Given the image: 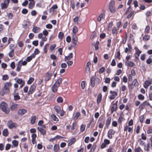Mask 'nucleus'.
Segmentation results:
<instances>
[{
  "mask_svg": "<svg viewBox=\"0 0 152 152\" xmlns=\"http://www.w3.org/2000/svg\"><path fill=\"white\" fill-rule=\"evenodd\" d=\"M51 118L55 121H58V118L56 117V116L54 114H52L51 115Z\"/></svg>",
  "mask_w": 152,
  "mask_h": 152,
  "instance_id": "30",
  "label": "nucleus"
},
{
  "mask_svg": "<svg viewBox=\"0 0 152 152\" xmlns=\"http://www.w3.org/2000/svg\"><path fill=\"white\" fill-rule=\"evenodd\" d=\"M51 76L52 75L51 74L47 72L46 74V75L45 79V81H48L50 79Z\"/></svg>",
  "mask_w": 152,
  "mask_h": 152,
  "instance_id": "31",
  "label": "nucleus"
},
{
  "mask_svg": "<svg viewBox=\"0 0 152 152\" xmlns=\"http://www.w3.org/2000/svg\"><path fill=\"white\" fill-rule=\"evenodd\" d=\"M27 112V110L25 109H20L19 110L18 112V114L20 115H22L25 114Z\"/></svg>",
  "mask_w": 152,
  "mask_h": 152,
  "instance_id": "14",
  "label": "nucleus"
},
{
  "mask_svg": "<svg viewBox=\"0 0 152 152\" xmlns=\"http://www.w3.org/2000/svg\"><path fill=\"white\" fill-rule=\"evenodd\" d=\"M134 152H143V150L139 147L135 148L134 149Z\"/></svg>",
  "mask_w": 152,
  "mask_h": 152,
  "instance_id": "42",
  "label": "nucleus"
},
{
  "mask_svg": "<svg viewBox=\"0 0 152 152\" xmlns=\"http://www.w3.org/2000/svg\"><path fill=\"white\" fill-rule=\"evenodd\" d=\"M56 101L58 103H62L63 101V99L61 96H59L57 98Z\"/></svg>",
  "mask_w": 152,
  "mask_h": 152,
  "instance_id": "38",
  "label": "nucleus"
},
{
  "mask_svg": "<svg viewBox=\"0 0 152 152\" xmlns=\"http://www.w3.org/2000/svg\"><path fill=\"white\" fill-rule=\"evenodd\" d=\"M95 78L94 77H92L91 79V86L92 87H94L95 86Z\"/></svg>",
  "mask_w": 152,
  "mask_h": 152,
  "instance_id": "17",
  "label": "nucleus"
},
{
  "mask_svg": "<svg viewBox=\"0 0 152 152\" xmlns=\"http://www.w3.org/2000/svg\"><path fill=\"white\" fill-rule=\"evenodd\" d=\"M74 21L76 24H78L80 22L79 19V17H76L74 19Z\"/></svg>",
  "mask_w": 152,
  "mask_h": 152,
  "instance_id": "35",
  "label": "nucleus"
},
{
  "mask_svg": "<svg viewBox=\"0 0 152 152\" xmlns=\"http://www.w3.org/2000/svg\"><path fill=\"white\" fill-rule=\"evenodd\" d=\"M117 102H116L115 103L113 104V106L111 109V113H113L114 112L116 111L117 107Z\"/></svg>",
  "mask_w": 152,
  "mask_h": 152,
  "instance_id": "12",
  "label": "nucleus"
},
{
  "mask_svg": "<svg viewBox=\"0 0 152 152\" xmlns=\"http://www.w3.org/2000/svg\"><path fill=\"white\" fill-rule=\"evenodd\" d=\"M64 35V34L62 32H60L59 33L58 35L59 38L61 39H62Z\"/></svg>",
  "mask_w": 152,
  "mask_h": 152,
  "instance_id": "52",
  "label": "nucleus"
},
{
  "mask_svg": "<svg viewBox=\"0 0 152 152\" xmlns=\"http://www.w3.org/2000/svg\"><path fill=\"white\" fill-rule=\"evenodd\" d=\"M138 98L140 100H143L144 99V96L142 94H139L138 96Z\"/></svg>",
  "mask_w": 152,
  "mask_h": 152,
  "instance_id": "60",
  "label": "nucleus"
},
{
  "mask_svg": "<svg viewBox=\"0 0 152 152\" xmlns=\"http://www.w3.org/2000/svg\"><path fill=\"white\" fill-rule=\"evenodd\" d=\"M133 85L134 86H136L138 85V83L136 79H134L132 82V83Z\"/></svg>",
  "mask_w": 152,
  "mask_h": 152,
  "instance_id": "47",
  "label": "nucleus"
},
{
  "mask_svg": "<svg viewBox=\"0 0 152 152\" xmlns=\"http://www.w3.org/2000/svg\"><path fill=\"white\" fill-rule=\"evenodd\" d=\"M77 31L78 29L75 26H74L72 30V32L73 33V34H75L77 32Z\"/></svg>",
  "mask_w": 152,
  "mask_h": 152,
  "instance_id": "45",
  "label": "nucleus"
},
{
  "mask_svg": "<svg viewBox=\"0 0 152 152\" xmlns=\"http://www.w3.org/2000/svg\"><path fill=\"white\" fill-rule=\"evenodd\" d=\"M105 17V14L104 13L100 14L97 18V20L98 21H100L101 20L104 19Z\"/></svg>",
  "mask_w": 152,
  "mask_h": 152,
  "instance_id": "19",
  "label": "nucleus"
},
{
  "mask_svg": "<svg viewBox=\"0 0 152 152\" xmlns=\"http://www.w3.org/2000/svg\"><path fill=\"white\" fill-rule=\"evenodd\" d=\"M7 126L10 129H12L13 128L16 127L18 125L16 123H14L12 120H10L8 121Z\"/></svg>",
  "mask_w": 152,
  "mask_h": 152,
  "instance_id": "5",
  "label": "nucleus"
},
{
  "mask_svg": "<svg viewBox=\"0 0 152 152\" xmlns=\"http://www.w3.org/2000/svg\"><path fill=\"white\" fill-rule=\"evenodd\" d=\"M150 36L149 35H145L143 37V40L145 41L146 42L150 39Z\"/></svg>",
  "mask_w": 152,
  "mask_h": 152,
  "instance_id": "32",
  "label": "nucleus"
},
{
  "mask_svg": "<svg viewBox=\"0 0 152 152\" xmlns=\"http://www.w3.org/2000/svg\"><path fill=\"white\" fill-rule=\"evenodd\" d=\"M104 143L107 145H108L110 143V141L109 140L107 139H104Z\"/></svg>",
  "mask_w": 152,
  "mask_h": 152,
  "instance_id": "64",
  "label": "nucleus"
},
{
  "mask_svg": "<svg viewBox=\"0 0 152 152\" xmlns=\"http://www.w3.org/2000/svg\"><path fill=\"white\" fill-rule=\"evenodd\" d=\"M77 41V37L75 34L72 35L71 47L75 48Z\"/></svg>",
  "mask_w": 152,
  "mask_h": 152,
  "instance_id": "4",
  "label": "nucleus"
},
{
  "mask_svg": "<svg viewBox=\"0 0 152 152\" xmlns=\"http://www.w3.org/2000/svg\"><path fill=\"white\" fill-rule=\"evenodd\" d=\"M134 49L136 50L135 53L136 55L139 56L140 54L141 53V51H140L137 47H135Z\"/></svg>",
  "mask_w": 152,
  "mask_h": 152,
  "instance_id": "41",
  "label": "nucleus"
},
{
  "mask_svg": "<svg viewBox=\"0 0 152 152\" xmlns=\"http://www.w3.org/2000/svg\"><path fill=\"white\" fill-rule=\"evenodd\" d=\"M36 87V85L33 84L31 85L29 89L28 95H29L32 94L35 90Z\"/></svg>",
  "mask_w": 152,
  "mask_h": 152,
  "instance_id": "10",
  "label": "nucleus"
},
{
  "mask_svg": "<svg viewBox=\"0 0 152 152\" xmlns=\"http://www.w3.org/2000/svg\"><path fill=\"white\" fill-rule=\"evenodd\" d=\"M37 117L35 115L33 116L31 118V124H34L35 121Z\"/></svg>",
  "mask_w": 152,
  "mask_h": 152,
  "instance_id": "28",
  "label": "nucleus"
},
{
  "mask_svg": "<svg viewBox=\"0 0 152 152\" xmlns=\"http://www.w3.org/2000/svg\"><path fill=\"white\" fill-rule=\"evenodd\" d=\"M99 44V42L97 41L96 42V43L94 45V46L96 50H97L98 49V45Z\"/></svg>",
  "mask_w": 152,
  "mask_h": 152,
  "instance_id": "61",
  "label": "nucleus"
},
{
  "mask_svg": "<svg viewBox=\"0 0 152 152\" xmlns=\"http://www.w3.org/2000/svg\"><path fill=\"white\" fill-rule=\"evenodd\" d=\"M125 63L126 65L131 67H133L134 65L132 62L129 61H126Z\"/></svg>",
  "mask_w": 152,
  "mask_h": 152,
  "instance_id": "18",
  "label": "nucleus"
},
{
  "mask_svg": "<svg viewBox=\"0 0 152 152\" xmlns=\"http://www.w3.org/2000/svg\"><path fill=\"white\" fill-rule=\"evenodd\" d=\"M12 83L10 82H6L4 85L3 89V93H1L2 95L5 94H8L10 92V88L12 86Z\"/></svg>",
  "mask_w": 152,
  "mask_h": 152,
  "instance_id": "2",
  "label": "nucleus"
},
{
  "mask_svg": "<svg viewBox=\"0 0 152 152\" xmlns=\"http://www.w3.org/2000/svg\"><path fill=\"white\" fill-rule=\"evenodd\" d=\"M59 146L58 145H55L54 147V150L55 152L57 151L59 149Z\"/></svg>",
  "mask_w": 152,
  "mask_h": 152,
  "instance_id": "49",
  "label": "nucleus"
},
{
  "mask_svg": "<svg viewBox=\"0 0 152 152\" xmlns=\"http://www.w3.org/2000/svg\"><path fill=\"white\" fill-rule=\"evenodd\" d=\"M151 148V146L148 143L147 145H144V149L145 150L147 151H149L150 150V148Z\"/></svg>",
  "mask_w": 152,
  "mask_h": 152,
  "instance_id": "33",
  "label": "nucleus"
},
{
  "mask_svg": "<svg viewBox=\"0 0 152 152\" xmlns=\"http://www.w3.org/2000/svg\"><path fill=\"white\" fill-rule=\"evenodd\" d=\"M86 126L84 125H82L81 126L80 128V131L81 132H83L85 129Z\"/></svg>",
  "mask_w": 152,
  "mask_h": 152,
  "instance_id": "58",
  "label": "nucleus"
},
{
  "mask_svg": "<svg viewBox=\"0 0 152 152\" xmlns=\"http://www.w3.org/2000/svg\"><path fill=\"white\" fill-rule=\"evenodd\" d=\"M35 4V1L30 2L28 4V8L30 9H32L34 7Z\"/></svg>",
  "mask_w": 152,
  "mask_h": 152,
  "instance_id": "26",
  "label": "nucleus"
},
{
  "mask_svg": "<svg viewBox=\"0 0 152 152\" xmlns=\"http://www.w3.org/2000/svg\"><path fill=\"white\" fill-rule=\"evenodd\" d=\"M62 79L61 78H60L54 84L55 85L59 87L60 84L61 83Z\"/></svg>",
  "mask_w": 152,
  "mask_h": 152,
  "instance_id": "20",
  "label": "nucleus"
},
{
  "mask_svg": "<svg viewBox=\"0 0 152 152\" xmlns=\"http://www.w3.org/2000/svg\"><path fill=\"white\" fill-rule=\"evenodd\" d=\"M58 6L56 4H54L53 5L50 9V12L53 13L54 12V10L57 9Z\"/></svg>",
  "mask_w": 152,
  "mask_h": 152,
  "instance_id": "21",
  "label": "nucleus"
},
{
  "mask_svg": "<svg viewBox=\"0 0 152 152\" xmlns=\"http://www.w3.org/2000/svg\"><path fill=\"white\" fill-rule=\"evenodd\" d=\"M54 108L57 114L59 113L61 110V107L59 106H56L54 107Z\"/></svg>",
  "mask_w": 152,
  "mask_h": 152,
  "instance_id": "24",
  "label": "nucleus"
},
{
  "mask_svg": "<svg viewBox=\"0 0 152 152\" xmlns=\"http://www.w3.org/2000/svg\"><path fill=\"white\" fill-rule=\"evenodd\" d=\"M118 30V28H117L116 27H113L112 30V33L113 34H116L117 31Z\"/></svg>",
  "mask_w": 152,
  "mask_h": 152,
  "instance_id": "43",
  "label": "nucleus"
},
{
  "mask_svg": "<svg viewBox=\"0 0 152 152\" xmlns=\"http://www.w3.org/2000/svg\"><path fill=\"white\" fill-rule=\"evenodd\" d=\"M110 78L106 77L104 78V82L106 83H110Z\"/></svg>",
  "mask_w": 152,
  "mask_h": 152,
  "instance_id": "56",
  "label": "nucleus"
},
{
  "mask_svg": "<svg viewBox=\"0 0 152 152\" xmlns=\"http://www.w3.org/2000/svg\"><path fill=\"white\" fill-rule=\"evenodd\" d=\"M37 129L43 135H44L46 134V131L45 130L40 127H38Z\"/></svg>",
  "mask_w": 152,
  "mask_h": 152,
  "instance_id": "23",
  "label": "nucleus"
},
{
  "mask_svg": "<svg viewBox=\"0 0 152 152\" xmlns=\"http://www.w3.org/2000/svg\"><path fill=\"white\" fill-rule=\"evenodd\" d=\"M18 106V104H15L14 103H12L10 107V110L11 111H13L17 109Z\"/></svg>",
  "mask_w": 152,
  "mask_h": 152,
  "instance_id": "9",
  "label": "nucleus"
},
{
  "mask_svg": "<svg viewBox=\"0 0 152 152\" xmlns=\"http://www.w3.org/2000/svg\"><path fill=\"white\" fill-rule=\"evenodd\" d=\"M58 87L54 84L52 87V90L53 92H56L57 91Z\"/></svg>",
  "mask_w": 152,
  "mask_h": 152,
  "instance_id": "29",
  "label": "nucleus"
},
{
  "mask_svg": "<svg viewBox=\"0 0 152 152\" xmlns=\"http://www.w3.org/2000/svg\"><path fill=\"white\" fill-rule=\"evenodd\" d=\"M41 30L40 28L35 26H33L32 31L34 33H36L39 32Z\"/></svg>",
  "mask_w": 152,
  "mask_h": 152,
  "instance_id": "13",
  "label": "nucleus"
},
{
  "mask_svg": "<svg viewBox=\"0 0 152 152\" xmlns=\"http://www.w3.org/2000/svg\"><path fill=\"white\" fill-rule=\"evenodd\" d=\"M72 53H70L68 55V56L65 57V61H66L67 60H69L71 58H72Z\"/></svg>",
  "mask_w": 152,
  "mask_h": 152,
  "instance_id": "25",
  "label": "nucleus"
},
{
  "mask_svg": "<svg viewBox=\"0 0 152 152\" xmlns=\"http://www.w3.org/2000/svg\"><path fill=\"white\" fill-rule=\"evenodd\" d=\"M9 79V77L7 75H4L2 76V80H6Z\"/></svg>",
  "mask_w": 152,
  "mask_h": 152,
  "instance_id": "59",
  "label": "nucleus"
},
{
  "mask_svg": "<svg viewBox=\"0 0 152 152\" xmlns=\"http://www.w3.org/2000/svg\"><path fill=\"white\" fill-rule=\"evenodd\" d=\"M151 84V82L150 81L146 80L145 81V83L144 84V87L145 88H147L148 86Z\"/></svg>",
  "mask_w": 152,
  "mask_h": 152,
  "instance_id": "15",
  "label": "nucleus"
},
{
  "mask_svg": "<svg viewBox=\"0 0 152 152\" xmlns=\"http://www.w3.org/2000/svg\"><path fill=\"white\" fill-rule=\"evenodd\" d=\"M21 66H22V64H21V61H20L18 63V66L16 69V70L18 71H20V68H21Z\"/></svg>",
  "mask_w": 152,
  "mask_h": 152,
  "instance_id": "37",
  "label": "nucleus"
},
{
  "mask_svg": "<svg viewBox=\"0 0 152 152\" xmlns=\"http://www.w3.org/2000/svg\"><path fill=\"white\" fill-rule=\"evenodd\" d=\"M115 133V131L113 129H110L107 132V137L109 139H111L112 138V135Z\"/></svg>",
  "mask_w": 152,
  "mask_h": 152,
  "instance_id": "8",
  "label": "nucleus"
},
{
  "mask_svg": "<svg viewBox=\"0 0 152 152\" xmlns=\"http://www.w3.org/2000/svg\"><path fill=\"white\" fill-rule=\"evenodd\" d=\"M9 134V132L7 129H4L2 132V134L3 136L6 137L8 136Z\"/></svg>",
  "mask_w": 152,
  "mask_h": 152,
  "instance_id": "27",
  "label": "nucleus"
},
{
  "mask_svg": "<svg viewBox=\"0 0 152 152\" xmlns=\"http://www.w3.org/2000/svg\"><path fill=\"white\" fill-rule=\"evenodd\" d=\"M152 61V55H151L149 56L147 60L146 61V63L148 64H150Z\"/></svg>",
  "mask_w": 152,
  "mask_h": 152,
  "instance_id": "39",
  "label": "nucleus"
},
{
  "mask_svg": "<svg viewBox=\"0 0 152 152\" xmlns=\"http://www.w3.org/2000/svg\"><path fill=\"white\" fill-rule=\"evenodd\" d=\"M150 31V27L149 26H147L145 28L144 32L146 34L148 33Z\"/></svg>",
  "mask_w": 152,
  "mask_h": 152,
  "instance_id": "51",
  "label": "nucleus"
},
{
  "mask_svg": "<svg viewBox=\"0 0 152 152\" xmlns=\"http://www.w3.org/2000/svg\"><path fill=\"white\" fill-rule=\"evenodd\" d=\"M11 147V145L10 144H7L6 145L5 149L6 150H9Z\"/></svg>",
  "mask_w": 152,
  "mask_h": 152,
  "instance_id": "62",
  "label": "nucleus"
},
{
  "mask_svg": "<svg viewBox=\"0 0 152 152\" xmlns=\"http://www.w3.org/2000/svg\"><path fill=\"white\" fill-rule=\"evenodd\" d=\"M80 114L79 112H77L76 113L75 116L74 117V119L75 120L76 119L80 116Z\"/></svg>",
  "mask_w": 152,
  "mask_h": 152,
  "instance_id": "54",
  "label": "nucleus"
},
{
  "mask_svg": "<svg viewBox=\"0 0 152 152\" xmlns=\"http://www.w3.org/2000/svg\"><path fill=\"white\" fill-rule=\"evenodd\" d=\"M0 109L6 114H8L10 112V108L6 102L3 101L0 104Z\"/></svg>",
  "mask_w": 152,
  "mask_h": 152,
  "instance_id": "1",
  "label": "nucleus"
},
{
  "mask_svg": "<svg viewBox=\"0 0 152 152\" xmlns=\"http://www.w3.org/2000/svg\"><path fill=\"white\" fill-rule=\"evenodd\" d=\"M146 102V101H145L143 103L141 104L139 107V109L141 110H143L145 107V102Z\"/></svg>",
  "mask_w": 152,
  "mask_h": 152,
  "instance_id": "40",
  "label": "nucleus"
},
{
  "mask_svg": "<svg viewBox=\"0 0 152 152\" xmlns=\"http://www.w3.org/2000/svg\"><path fill=\"white\" fill-rule=\"evenodd\" d=\"M123 117L121 115L118 118V122L119 124H121L123 121Z\"/></svg>",
  "mask_w": 152,
  "mask_h": 152,
  "instance_id": "57",
  "label": "nucleus"
},
{
  "mask_svg": "<svg viewBox=\"0 0 152 152\" xmlns=\"http://www.w3.org/2000/svg\"><path fill=\"white\" fill-rule=\"evenodd\" d=\"M34 79L33 78L31 77H30L29 80L27 81V83L28 84H31L34 81Z\"/></svg>",
  "mask_w": 152,
  "mask_h": 152,
  "instance_id": "48",
  "label": "nucleus"
},
{
  "mask_svg": "<svg viewBox=\"0 0 152 152\" xmlns=\"http://www.w3.org/2000/svg\"><path fill=\"white\" fill-rule=\"evenodd\" d=\"M102 95L101 93L99 94H98L97 100V103L98 104H99L102 100Z\"/></svg>",
  "mask_w": 152,
  "mask_h": 152,
  "instance_id": "22",
  "label": "nucleus"
},
{
  "mask_svg": "<svg viewBox=\"0 0 152 152\" xmlns=\"http://www.w3.org/2000/svg\"><path fill=\"white\" fill-rule=\"evenodd\" d=\"M14 49H13L9 53V56L10 57H12L13 56L14 53Z\"/></svg>",
  "mask_w": 152,
  "mask_h": 152,
  "instance_id": "50",
  "label": "nucleus"
},
{
  "mask_svg": "<svg viewBox=\"0 0 152 152\" xmlns=\"http://www.w3.org/2000/svg\"><path fill=\"white\" fill-rule=\"evenodd\" d=\"M110 95L109 96V98L110 100L115 99L118 95L117 93L116 92L112 91H110Z\"/></svg>",
  "mask_w": 152,
  "mask_h": 152,
  "instance_id": "6",
  "label": "nucleus"
},
{
  "mask_svg": "<svg viewBox=\"0 0 152 152\" xmlns=\"http://www.w3.org/2000/svg\"><path fill=\"white\" fill-rule=\"evenodd\" d=\"M16 82L19 84H21L23 83L25 84V82L24 80H23L22 79L18 78L16 80Z\"/></svg>",
  "mask_w": 152,
  "mask_h": 152,
  "instance_id": "34",
  "label": "nucleus"
},
{
  "mask_svg": "<svg viewBox=\"0 0 152 152\" xmlns=\"http://www.w3.org/2000/svg\"><path fill=\"white\" fill-rule=\"evenodd\" d=\"M115 4V1L114 0H111L109 4V9L110 12L112 13H115L116 11Z\"/></svg>",
  "mask_w": 152,
  "mask_h": 152,
  "instance_id": "3",
  "label": "nucleus"
},
{
  "mask_svg": "<svg viewBox=\"0 0 152 152\" xmlns=\"http://www.w3.org/2000/svg\"><path fill=\"white\" fill-rule=\"evenodd\" d=\"M145 58V55L144 54H142L140 56V59L142 61H144Z\"/></svg>",
  "mask_w": 152,
  "mask_h": 152,
  "instance_id": "63",
  "label": "nucleus"
},
{
  "mask_svg": "<svg viewBox=\"0 0 152 152\" xmlns=\"http://www.w3.org/2000/svg\"><path fill=\"white\" fill-rule=\"evenodd\" d=\"M12 143L16 147L18 145V142L16 140H14L12 141Z\"/></svg>",
  "mask_w": 152,
  "mask_h": 152,
  "instance_id": "53",
  "label": "nucleus"
},
{
  "mask_svg": "<svg viewBox=\"0 0 152 152\" xmlns=\"http://www.w3.org/2000/svg\"><path fill=\"white\" fill-rule=\"evenodd\" d=\"M105 70V68L104 67H102L99 69V74H102L103 73Z\"/></svg>",
  "mask_w": 152,
  "mask_h": 152,
  "instance_id": "55",
  "label": "nucleus"
},
{
  "mask_svg": "<svg viewBox=\"0 0 152 152\" xmlns=\"http://www.w3.org/2000/svg\"><path fill=\"white\" fill-rule=\"evenodd\" d=\"M128 47L126 48H125V52L126 53H127L128 52H130L132 50V47L131 45L129 44H127Z\"/></svg>",
  "mask_w": 152,
  "mask_h": 152,
  "instance_id": "16",
  "label": "nucleus"
},
{
  "mask_svg": "<svg viewBox=\"0 0 152 152\" xmlns=\"http://www.w3.org/2000/svg\"><path fill=\"white\" fill-rule=\"evenodd\" d=\"M111 120V117H109L107 118V119L106 121V125L107 127H108L110 124Z\"/></svg>",
  "mask_w": 152,
  "mask_h": 152,
  "instance_id": "36",
  "label": "nucleus"
},
{
  "mask_svg": "<svg viewBox=\"0 0 152 152\" xmlns=\"http://www.w3.org/2000/svg\"><path fill=\"white\" fill-rule=\"evenodd\" d=\"M49 44L48 43H46L45 45L44 46V53H47V48L49 47Z\"/></svg>",
  "mask_w": 152,
  "mask_h": 152,
  "instance_id": "44",
  "label": "nucleus"
},
{
  "mask_svg": "<svg viewBox=\"0 0 152 152\" xmlns=\"http://www.w3.org/2000/svg\"><path fill=\"white\" fill-rule=\"evenodd\" d=\"M17 90V89H15L14 91V92L13 93L14 99L15 101L18 100L20 99V96L18 95V93L16 92V91Z\"/></svg>",
  "mask_w": 152,
  "mask_h": 152,
  "instance_id": "11",
  "label": "nucleus"
},
{
  "mask_svg": "<svg viewBox=\"0 0 152 152\" xmlns=\"http://www.w3.org/2000/svg\"><path fill=\"white\" fill-rule=\"evenodd\" d=\"M9 2L10 0H5L4 2L1 4V9H3L7 8L9 3Z\"/></svg>",
  "mask_w": 152,
  "mask_h": 152,
  "instance_id": "7",
  "label": "nucleus"
},
{
  "mask_svg": "<svg viewBox=\"0 0 152 152\" xmlns=\"http://www.w3.org/2000/svg\"><path fill=\"white\" fill-rule=\"evenodd\" d=\"M56 46V44H53L51 45L50 47V49L51 51H53L54 48Z\"/></svg>",
  "mask_w": 152,
  "mask_h": 152,
  "instance_id": "46",
  "label": "nucleus"
}]
</instances>
